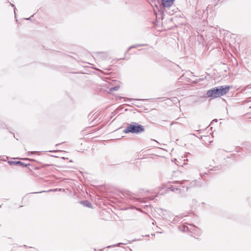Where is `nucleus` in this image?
I'll return each instance as SVG.
<instances>
[{"mask_svg": "<svg viewBox=\"0 0 251 251\" xmlns=\"http://www.w3.org/2000/svg\"><path fill=\"white\" fill-rule=\"evenodd\" d=\"M170 190L172 191H179V193H180L181 192V189L178 187H175L173 185H171L167 188V190Z\"/></svg>", "mask_w": 251, "mask_h": 251, "instance_id": "9d476101", "label": "nucleus"}, {"mask_svg": "<svg viewBox=\"0 0 251 251\" xmlns=\"http://www.w3.org/2000/svg\"><path fill=\"white\" fill-rule=\"evenodd\" d=\"M8 163L11 165H19L20 166H24V167H26L27 166L29 165V164H25V163L23 162H21L20 161H9L8 162Z\"/></svg>", "mask_w": 251, "mask_h": 251, "instance_id": "39448f33", "label": "nucleus"}, {"mask_svg": "<svg viewBox=\"0 0 251 251\" xmlns=\"http://www.w3.org/2000/svg\"><path fill=\"white\" fill-rule=\"evenodd\" d=\"M145 130L144 127L136 122H132L130 124H127L126 127L123 130L125 133L139 134Z\"/></svg>", "mask_w": 251, "mask_h": 251, "instance_id": "f257e3e1", "label": "nucleus"}, {"mask_svg": "<svg viewBox=\"0 0 251 251\" xmlns=\"http://www.w3.org/2000/svg\"><path fill=\"white\" fill-rule=\"evenodd\" d=\"M159 210V214H162V216L164 219H168V220L174 224H176L179 221L180 219L182 218V217L181 216H176L175 217L172 218L171 216H169L168 218L167 217L166 215L171 214L170 211L162 209H160Z\"/></svg>", "mask_w": 251, "mask_h": 251, "instance_id": "f03ea898", "label": "nucleus"}, {"mask_svg": "<svg viewBox=\"0 0 251 251\" xmlns=\"http://www.w3.org/2000/svg\"><path fill=\"white\" fill-rule=\"evenodd\" d=\"M80 203L85 207L90 208L92 206V204H91V203L88 201H82L80 202Z\"/></svg>", "mask_w": 251, "mask_h": 251, "instance_id": "6e6552de", "label": "nucleus"}, {"mask_svg": "<svg viewBox=\"0 0 251 251\" xmlns=\"http://www.w3.org/2000/svg\"><path fill=\"white\" fill-rule=\"evenodd\" d=\"M126 244H127L126 243H119L118 244H115L113 245L108 246L106 247V248H110L114 247H121V245H126Z\"/></svg>", "mask_w": 251, "mask_h": 251, "instance_id": "9b49d317", "label": "nucleus"}, {"mask_svg": "<svg viewBox=\"0 0 251 251\" xmlns=\"http://www.w3.org/2000/svg\"><path fill=\"white\" fill-rule=\"evenodd\" d=\"M206 95L207 97H209L212 99L220 97L219 93V89L217 87L212 88L206 92Z\"/></svg>", "mask_w": 251, "mask_h": 251, "instance_id": "7ed1b4c3", "label": "nucleus"}, {"mask_svg": "<svg viewBox=\"0 0 251 251\" xmlns=\"http://www.w3.org/2000/svg\"><path fill=\"white\" fill-rule=\"evenodd\" d=\"M50 151V152H52V151H53V152H55V151Z\"/></svg>", "mask_w": 251, "mask_h": 251, "instance_id": "393cba45", "label": "nucleus"}, {"mask_svg": "<svg viewBox=\"0 0 251 251\" xmlns=\"http://www.w3.org/2000/svg\"><path fill=\"white\" fill-rule=\"evenodd\" d=\"M136 200H137V201H140V199H136Z\"/></svg>", "mask_w": 251, "mask_h": 251, "instance_id": "412c9836", "label": "nucleus"}, {"mask_svg": "<svg viewBox=\"0 0 251 251\" xmlns=\"http://www.w3.org/2000/svg\"><path fill=\"white\" fill-rule=\"evenodd\" d=\"M158 233H162V232L160 231V230H159V231H158Z\"/></svg>", "mask_w": 251, "mask_h": 251, "instance_id": "4be33fe9", "label": "nucleus"}, {"mask_svg": "<svg viewBox=\"0 0 251 251\" xmlns=\"http://www.w3.org/2000/svg\"><path fill=\"white\" fill-rule=\"evenodd\" d=\"M148 45L147 44H135V45H132V46H131L130 47H129L127 51H126V53L130 50H131V49H133V48H136L138 47H142V46H148Z\"/></svg>", "mask_w": 251, "mask_h": 251, "instance_id": "1a4fd4ad", "label": "nucleus"}, {"mask_svg": "<svg viewBox=\"0 0 251 251\" xmlns=\"http://www.w3.org/2000/svg\"><path fill=\"white\" fill-rule=\"evenodd\" d=\"M214 121L217 122V120H213L212 122H214Z\"/></svg>", "mask_w": 251, "mask_h": 251, "instance_id": "b1692460", "label": "nucleus"}, {"mask_svg": "<svg viewBox=\"0 0 251 251\" xmlns=\"http://www.w3.org/2000/svg\"><path fill=\"white\" fill-rule=\"evenodd\" d=\"M182 188H185L186 189V190H187L188 189V188H189V187H187V186H182Z\"/></svg>", "mask_w": 251, "mask_h": 251, "instance_id": "f3484780", "label": "nucleus"}, {"mask_svg": "<svg viewBox=\"0 0 251 251\" xmlns=\"http://www.w3.org/2000/svg\"><path fill=\"white\" fill-rule=\"evenodd\" d=\"M164 7H169L172 6L175 0H161Z\"/></svg>", "mask_w": 251, "mask_h": 251, "instance_id": "423d86ee", "label": "nucleus"}, {"mask_svg": "<svg viewBox=\"0 0 251 251\" xmlns=\"http://www.w3.org/2000/svg\"><path fill=\"white\" fill-rule=\"evenodd\" d=\"M119 88V86H115V87H113L111 88H110V90L111 91H117L118 90V89Z\"/></svg>", "mask_w": 251, "mask_h": 251, "instance_id": "4468645a", "label": "nucleus"}, {"mask_svg": "<svg viewBox=\"0 0 251 251\" xmlns=\"http://www.w3.org/2000/svg\"><path fill=\"white\" fill-rule=\"evenodd\" d=\"M178 228L180 231L183 232H187L188 230H191V229L189 228V226L185 225L180 226Z\"/></svg>", "mask_w": 251, "mask_h": 251, "instance_id": "0eeeda50", "label": "nucleus"}, {"mask_svg": "<svg viewBox=\"0 0 251 251\" xmlns=\"http://www.w3.org/2000/svg\"><path fill=\"white\" fill-rule=\"evenodd\" d=\"M219 89V93L220 97L223 96L228 93L230 86L228 85L226 86H220L217 87Z\"/></svg>", "mask_w": 251, "mask_h": 251, "instance_id": "20e7f679", "label": "nucleus"}, {"mask_svg": "<svg viewBox=\"0 0 251 251\" xmlns=\"http://www.w3.org/2000/svg\"><path fill=\"white\" fill-rule=\"evenodd\" d=\"M125 99H126V98H125ZM126 100H130L131 99H130L126 98Z\"/></svg>", "mask_w": 251, "mask_h": 251, "instance_id": "a878e982", "label": "nucleus"}, {"mask_svg": "<svg viewBox=\"0 0 251 251\" xmlns=\"http://www.w3.org/2000/svg\"><path fill=\"white\" fill-rule=\"evenodd\" d=\"M190 226L189 227V228L191 229V230H189L190 232H193V230H196L197 227L192 225H190Z\"/></svg>", "mask_w": 251, "mask_h": 251, "instance_id": "f8f14e48", "label": "nucleus"}, {"mask_svg": "<svg viewBox=\"0 0 251 251\" xmlns=\"http://www.w3.org/2000/svg\"><path fill=\"white\" fill-rule=\"evenodd\" d=\"M31 153H33V154L35 153H36V151H32V152H31Z\"/></svg>", "mask_w": 251, "mask_h": 251, "instance_id": "aec40b11", "label": "nucleus"}, {"mask_svg": "<svg viewBox=\"0 0 251 251\" xmlns=\"http://www.w3.org/2000/svg\"><path fill=\"white\" fill-rule=\"evenodd\" d=\"M57 191V189H54V190L50 189L49 190V191Z\"/></svg>", "mask_w": 251, "mask_h": 251, "instance_id": "a211bd4d", "label": "nucleus"}, {"mask_svg": "<svg viewBox=\"0 0 251 251\" xmlns=\"http://www.w3.org/2000/svg\"><path fill=\"white\" fill-rule=\"evenodd\" d=\"M158 233H162V232L160 231V230H159V231H158Z\"/></svg>", "mask_w": 251, "mask_h": 251, "instance_id": "5701e85b", "label": "nucleus"}, {"mask_svg": "<svg viewBox=\"0 0 251 251\" xmlns=\"http://www.w3.org/2000/svg\"><path fill=\"white\" fill-rule=\"evenodd\" d=\"M44 192V191H41V192H40V193H43V192Z\"/></svg>", "mask_w": 251, "mask_h": 251, "instance_id": "cd10ccee", "label": "nucleus"}, {"mask_svg": "<svg viewBox=\"0 0 251 251\" xmlns=\"http://www.w3.org/2000/svg\"><path fill=\"white\" fill-rule=\"evenodd\" d=\"M103 249H100L99 250V251H103Z\"/></svg>", "mask_w": 251, "mask_h": 251, "instance_id": "bb28decb", "label": "nucleus"}, {"mask_svg": "<svg viewBox=\"0 0 251 251\" xmlns=\"http://www.w3.org/2000/svg\"><path fill=\"white\" fill-rule=\"evenodd\" d=\"M197 182V180H195L194 181H193L192 182H191V185H192V186H194V185H195V184Z\"/></svg>", "mask_w": 251, "mask_h": 251, "instance_id": "2eb2a0df", "label": "nucleus"}, {"mask_svg": "<svg viewBox=\"0 0 251 251\" xmlns=\"http://www.w3.org/2000/svg\"><path fill=\"white\" fill-rule=\"evenodd\" d=\"M25 19L26 20H30V17H29L28 18H25Z\"/></svg>", "mask_w": 251, "mask_h": 251, "instance_id": "6ab92c4d", "label": "nucleus"}, {"mask_svg": "<svg viewBox=\"0 0 251 251\" xmlns=\"http://www.w3.org/2000/svg\"><path fill=\"white\" fill-rule=\"evenodd\" d=\"M185 181H186L185 180H181V181H174L173 183H174L179 184L180 185H182V184H183L184 183V182Z\"/></svg>", "mask_w": 251, "mask_h": 251, "instance_id": "ddd939ff", "label": "nucleus"}, {"mask_svg": "<svg viewBox=\"0 0 251 251\" xmlns=\"http://www.w3.org/2000/svg\"><path fill=\"white\" fill-rule=\"evenodd\" d=\"M10 5H11V6L14 7V13L15 14H16V7H15V5L11 3H10Z\"/></svg>", "mask_w": 251, "mask_h": 251, "instance_id": "dca6fc26", "label": "nucleus"}]
</instances>
